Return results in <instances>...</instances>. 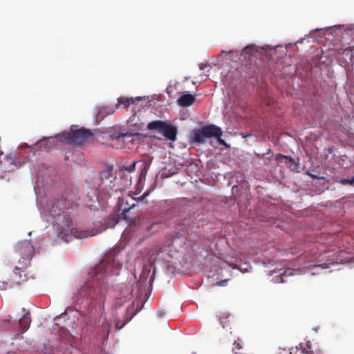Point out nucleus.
Returning <instances> with one entry per match:
<instances>
[{
	"label": "nucleus",
	"mask_w": 354,
	"mask_h": 354,
	"mask_svg": "<svg viewBox=\"0 0 354 354\" xmlns=\"http://www.w3.org/2000/svg\"><path fill=\"white\" fill-rule=\"evenodd\" d=\"M222 135L223 131L220 127L214 124H209L201 129H194L191 133V138L193 142L203 144L206 138H218Z\"/></svg>",
	"instance_id": "obj_3"
},
{
	"label": "nucleus",
	"mask_w": 354,
	"mask_h": 354,
	"mask_svg": "<svg viewBox=\"0 0 354 354\" xmlns=\"http://www.w3.org/2000/svg\"><path fill=\"white\" fill-rule=\"evenodd\" d=\"M126 136L125 134H121V135H119V136H115V137H113V136H112V139H113V138H117V139H118V138H120V137H123V136Z\"/></svg>",
	"instance_id": "obj_24"
},
{
	"label": "nucleus",
	"mask_w": 354,
	"mask_h": 354,
	"mask_svg": "<svg viewBox=\"0 0 354 354\" xmlns=\"http://www.w3.org/2000/svg\"><path fill=\"white\" fill-rule=\"evenodd\" d=\"M204 67H205V66H204L203 64H201V66H200V68H201V70L204 69Z\"/></svg>",
	"instance_id": "obj_27"
},
{
	"label": "nucleus",
	"mask_w": 354,
	"mask_h": 354,
	"mask_svg": "<svg viewBox=\"0 0 354 354\" xmlns=\"http://www.w3.org/2000/svg\"><path fill=\"white\" fill-rule=\"evenodd\" d=\"M31 319L30 314L28 313L25 314L19 320V325L23 331H26L30 326Z\"/></svg>",
	"instance_id": "obj_11"
},
{
	"label": "nucleus",
	"mask_w": 354,
	"mask_h": 354,
	"mask_svg": "<svg viewBox=\"0 0 354 354\" xmlns=\"http://www.w3.org/2000/svg\"><path fill=\"white\" fill-rule=\"evenodd\" d=\"M131 319V317H127L123 323L120 324V322L118 321L115 323L116 329H121L127 323H128Z\"/></svg>",
	"instance_id": "obj_15"
},
{
	"label": "nucleus",
	"mask_w": 354,
	"mask_h": 354,
	"mask_svg": "<svg viewBox=\"0 0 354 354\" xmlns=\"http://www.w3.org/2000/svg\"><path fill=\"white\" fill-rule=\"evenodd\" d=\"M313 180H315V183L316 185L319 184V185H322V187L319 188L317 190L318 192V194L323 192L325 190V186H324L325 178H313Z\"/></svg>",
	"instance_id": "obj_12"
},
{
	"label": "nucleus",
	"mask_w": 354,
	"mask_h": 354,
	"mask_svg": "<svg viewBox=\"0 0 354 354\" xmlns=\"http://www.w3.org/2000/svg\"><path fill=\"white\" fill-rule=\"evenodd\" d=\"M109 272L110 268L109 260L107 259H102L95 268L94 277H95L97 279L101 277L105 279L109 275Z\"/></svg>",
	"instance_id": "obj_6"
},
{
	"label": "nucleus",
	"mask_w": 354,
	"mask_h": 354,
	"mask_svg": "<svg viewBox=\"0 0 354 354\" xmlns=\"http://www.w3.org/2000/svg\"><path fill=\"white\" fill-rule=\"evenodd\" d=\"M107 329H106V331L104 334H103L102 336L101 335H99L98 338L100 339H101L103 342L104 341H106L108 339V337H109V329H110V327L108 326L106 327Z\"/></svg>",
	"instance_id": "obj_17"
},
{
	"label": "nucleus",
	"mask_w": 354,
	"mask_h": 354,
	"mask_svg": "<svg viewBox=\"0 0 354 354\" xmlns=\"http://www.w3.org/2000/svg\"><path fill=\"white\" fill-rule=\"evenodd\" d=\"M228 279L221 280L216 282V285L218 286H224L227 283Z\"/></svg>",
	"instance_id": "obj_19"
},
{
	"label": "nucleus",
	"mask_w": 354,
	"mask_h": 354,
	"mask_svg": "<svg viewBox=\"0 0 354 354\" xmlns=\"http://www.w3.org/2000/svg\"><path fill=\"white\" fill-rule=\"evenodd\" d=\"M139 165L140 167V174L139 175V177H145L148 170L147 166L143 162H139Z\"/></svg>",
	"instance_id": "obj_13"
},
{
	"label": "nucleus",
	"mask_w": 354,
	"mask_h": 354,
	"mask_svg": "<svg viewBox=\"0 0 354 354\" xmlns=\"http://www.w3.org/2000/svg\"><path fill=\"white\" fill-rule=\"evenodd\" d=\"M259 48L254 44H250L245 46L242 50L241 55L243 56L245 59H250L251 57L256 56L259 53Z\"/></svg>",
	"instance_id": "obj_8"
},
{
	"label": "nucleus",
	"mask_w": 354,
	"mask_h": 354,
	"mask_svg": "<svg viewBox=\"0 0 354 354\" xmlns=\"http://www.w3.org/2000/svg\"><path fill=\"white\" fill-rule=\"evenodd\" d=\"M15 252L19 255L18 263L13 270L15 274L17 271H23L30 265V261L35 253V248L30 241L24 240L18 242L15 248Z\"/></svg>",
	"instance_id": "obj_2"
},
{
	"label": "nucleus",
	"mask_w": 354,
	"mask_h": 354,
	"mask_svg": "<svg viewBox=\"0 0 354 354\" xmlns=\"http://www.w3.org/2000/svg\"><path fill=\"white\" fill-rule=\"evenodd\" d=\"M218 142L221 144V145H225L226 143L225 142V140H223L222 138H221V136H219L218 138H216Z\"/></svg>",
	"instance_id": "obj_22"
},
{
	"label": "nucleus",
	"mask_w": 354,
	"mask_h": 354,
	"mask_svg": "<svg viewBox=\"0 0 354 354\" xmlns=\"http://www.w3.org/2000/svg\"><path fill=\"white\" fill-rule=\"evenodd\" d=\"M142 178H138V184L141 183H142Z\"/></svg>",
	"instance_id": "obj_25"
},
{
	"label": "nucleus",
	"mask_w": 354,
	"mask_h": 354,
	"mask_svg": "<svg viewBox=\"0 0 354 354\" xmlns=\"http://www.w3.org/2000/svg\"><path fill=\"white\" fill-rule=\"evenodd\" d=\"M309 347H304L303 349H301L300 353L301 354H313L312 351L309 350Z\"/></svg>",
	"instance_id": "obj_18"
},
{
	"label": "nucleus",
	"mask_w": 354,
	"mask_h": 354,
	"mask_svg": "<svg viewBox=\"0 0 354 354\" xmlns=\"http://www.w3.org/2000/svg\"><path fill=\"white\" fill-rule=\"evenodd\" d=\"M200 180L201 182L205 183V181L202 178H200Z\"/></svg>",
	"instance_id": "obj_29"
},
{
	"label": "nucleus",
	"mask_w": 354,
	"mask_h": 354,
	"mask_svg": "<svg viewBox=\"0 0 354 354\" xmlns=\"http://www.w3.org/2000/svg\"><path fill=\"white\" fill-rule=\"evenodd\" d=\"M149 191H147V192H145V193L144 194V196H145L148 195V194H149Z\"/></svg>",
	"instance_id": "obj_28"
},
{
	"label": "nucleus",
	"mask_w": 354,
	"mask_h": 354,
	"mask_svg": "<svg viewBox=\"0 0 354 354\" xmlns=\"http://www.w3.org/2000/svg\"><path fill=\"white\" fill-rule=\"evenodd\" d=\"M337 182L344 185H354V178H337Z\"/></svg>",
	"instance_id": "obj_14"
},
{
	"label": "nucleus",
	"mask_w": 354,
	"mask_h": 354,
	"mask_svg": "<svg viewBox=\"0 0 354 354\" xmlns=\"http://www.w3.org/2000/svg\"><path fill=\"white\" fill-rule=\"evenodd\" d=\"M147 129L156 130L162 133L167 140L175 141L177 138L178 129L176 127L162 120H154L147 124Z\"/></svg>",
	"instance_id": "obj_4"
},
{
	"label": "nucleus",
	"mask_w": 354,
	"mask_h": 354,
	"mask_svg": "<svg viewBox=\"0 0 354 354\" xmlns=\"http://www.w3.org/2000/svg\"><path fill=\"white\" fill-rule=\"evenodd\" d=\"M309 176H310V177H312V178H314V177H318L317 176L314 175V174H309Z\"/></svg>",
	"instance_id": "obj_26"
},
{
	"label": "nucleus",
	"mask_w": 354,
	"mask_h": 354,
	"mask_svg": "<svg viewBox=\"0 0 354 354\" xmlns=\"http://www.w3.org/2000/svg\"><path fill=\"white\" fill-rule=\"evenodd\" d=\"M196 101L195 97L192 94H184L178 100V103L182 106L192 105Z\"/></svg>",
	"instance_id": "obj_9"
},
{
	"label": "nucleus",
	"mask_w": 354,
	"mask_h": 354,
	"mask_svg": "<svg viewBox=\"0 0 354 354\" xmlns=\"http://www.w3.org/2000/svg\"><path fill=\"white\" fill-rule=\"evenodd\" d=\"M135 100L133 97H120L118 99V103L115 104L116 109L121 107L127 108L131 103H134Z\"/></svg>",
	"instance_id": "obj_10"
},
{
	"label": "nucleus",
	"mask_w": 354,
	"mask_h": 354,
	"mask_svg": "<svg viewBox=\"0 0 354 354\" xmlns=\"http://www.w3.org/2000/svg\"><path fill=\"white\" fill-rule=\"evenodd\" d=\"M275 160L279 165H284L292 171L299 172V164L292 157L278 153Z\"/></svg>",
	"instance_id": "obj_5"
},
{
	"label": "nucleus",
	"mask_w": 354,
	"mask_h": 354,
	"mask_svg": "<svg viewBox=\"0 0 354 354\" xmlns=\"http://www.w3.org/2000/svg\"><path fill=\"white\" fill-rule=\"evenodd\" d=\"M137 164H139V162H135V161H133L132 163L129 166V167H124V170L129 171V172H132L135 170V167H136V165Z\"/></svg>",
	"instance_id": "obj_16"
},
{
	"label": "nucleus",
	"mask_w": 354,
	"mask_h": 354,
	"mask_svg": "<svg viewBox=\"0 0 354 354\" xmlns=\"http://www.w3.org/2000/svg\"><path fill=\"white\" fill-rule=\"evenodd\" d=\"M75 236H77V238H82V236H77V235H75Z\"/></svg>",
	"instance_id": "obj_30"
},
{
	"label": "nucleus",
	"mask_w": 354,
	"mask_h": 354,
	"mask_svg": "<svg viewBox=\"0 0 354 354\" xmlns=\"http://www.w3.org/2000/svg\"><path fill=\"white\" fill-rule=\"evenodd\" d=\"M234 345L235 346V347L237 350H240L242 348V346L240 343V339H239L238 341H235L234 342Z\"/></svg>",
	"instance_id": "obj_20"
},
{
	"label": "nucleus",
	"mask_w": 354,
	"mask_h": 354,
	"mask_svg": "<svg viewBox=\"0 0 354 354\" xmlns=\"http://www.w3.org/2000/svg\"><path fill=\"white\" fill-rule=\"evenodd\" d=\"M299 353L298 348H292L290 351V354H297Z\"/></svg>",
	"instance_id": "obj_21"
},
{
	"label": "nucleus",
	"mask_w": 354,
	"mask_h": 354,
	"mask_svg": "<svg viewBox=\"0 0 354 354\" xmlns=\"http://www.w3.org/2000/svg\"><path fill=\"white\" fill-rule=\"evenodd\" d=\"M138 205V202L131 195L120 197L117 204L118 220H124L129 225H134L138 218L137 213L132 211Z\"/></svg>",
	"instance_id": "obj_1"
},
{
	"label": "nucleus",
	"mask_w": 354,
	"mask_h": 354,
	"mask_svg": "<svg viewBox=\"0 0 354 354\" xmlns=\"http://www.w3.org/2000/svg\"><path fill=\"white\" fill-rule=\"evenodd\" d=\"M66 229L59 230L58 236L66 242L70 241L73 235L76 233L75 229L72 227V223L69 220L66 221Z\"/></svg>",
	"instance_id": "obj_7"
},
{
	"label": "nucleus",
	"mask_w": 354,
	"mask_h": 354,
	"mask_svg": "<svg viewBox=\"0 0 354 354\" xmlns=\"http://www.w3.org/2000/svg\"><path fill=\"white\" fill-rule=\"evenodd\" d=\"M119 300H120L119 301L116 302L115 305H118V304L120 305L121 304H122L125 301V299H123L122 298H120Z\"/></svg>",
	"instance_id": "obj_23"
}]
</instances>
